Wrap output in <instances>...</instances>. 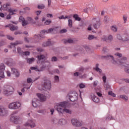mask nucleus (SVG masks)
<instances>
[{"instance_id":"f03ea898","label":"nucleus","mask_w":129,"mask_h":129,"mask_svg":"<svg viewBox=\"0 0 129 129\" xmlns=\"http://www.w3.org/2000/svg\"><path fill=\"white\" fill-rule=\"evenodd\" d=\"M15 91V89L14 87L10 85H4V93L6 96H9V95H12Z\"/></svg>"},{"instance_id":"a878e982","label":"nucleus","mask_w":129,"mask_h":129,"mask_svg":"<svg viewBox=\"0 0 129 129\" xmlns=\"http://www.w3.org/2000/svg\"><path fill=\"white\" fill-rule=\"evenodd\" d=\"M93 10V9H92V8H90V7H89L88 8H86L84 9L83 12H84V13H86V14H88V13H89V12H91Z\"/></svg>"},{"instance_id":"864d4df0","label":"nucleus","mask_w":129,"mask_h":129,"mask_svg":"<svg viewBox=\"0 0 129 129\" xmlns=\"http://www.w3.org/2000/svg\"><path fill=\"white\" fill-rule=\"evenodd\" d=\"M109 95H111V96H113V97H115V94L112 92V91H109L108 92Z\"/></svg>"},{"instance_id":"9b49d317","label":"nucleus","mask_w":129,"mask_h":129,"mask_svg":"<svg viewBox=\"0 0 129 129\" xmlns=\"http://www.w3.org/2000/svg\"><path fill=\"white\" fill-rule=\"evenodd\" d=\"M37 58L38 59L37 63H43L46 61V56L44 54H40L37 55Z\"/></svg>"},{"instance_id":"5701e85b","label":"nucleus","mask_w":129,"mask_h":129,"mask_svg":"<svg viewBox=\"0 0 129 129\" xmlns=\"http://www.w3.org/2000/svg\"><path fill=\"white\" fill-rule=\"evenodd\" d=\"M10 6H11L10 4H4L3 6V10L4 11H8L9 9H11Z\"/></svg>"},{"instance_id":"c85d7f7f","label":"nucleus","mask_w":129,"mask_h":129,"mask_svg":"<svg viewBox=\"0 0 129 129\" xmlns=\"http://www.w3.org/2000/svg\"><path fill=\"white\" fill-rule=\"evenodd\" d=\"M58 123L59 124H60V125L66 124V120L64 119H60L58 120Z\"/></svg>"},{"instance_id":"774afa93","label":"nucleus","mask_w":129,"mask_h":129,"mask_svg":"<svg viewBox=\"0 0 129 129\" xmlns=\"http://www.w3.org/2000/svg\"><path fill=\"white\" fill-rule=\"evenodd\" d=\"M108 39L109 40V41H112V40L113 39L112 36L111 35H110L108 36Z\"/></svg>"},{"instance_id":"c9c22d12","label":"nucleus","mask_w":129,"mask_h":129,"mask_svg":"<svg viewBox=\"0 0 129 129\" xmlns=\"http://www.w3.org/2000/svg\"><path fill=\"white\" fill-rule=\"evenodd\" d=\"M104 87L106 88V90H107L110 88V86L107 83V82L104 83Z\"/></svg>"},{"instance_id":"72a5a7b5","label":"nucleus","mask_w":129,"mask_h":129,"mask_svg":"<svg viewBox=\"0 0 129 129\" xmlns=\"http://www.w3.org/2000/svg\"><path fill=\"white\" fill-rule=\"evenodd\" d=\"M11 31H16L18 30V26H16L13 24H11V26L10 27Z\"/></svg>"},{"instance_id":"4c0bfd02","label":"nucleus","mask_w":129,"mask_h":129,"mask_svg":"<svg viewBox=\"0 0 129 129\" xmlns=\"http://www.w3.org/2000/svg\"><path fill=\"white\" fill-rule=\"evenodd\" d=\"M37 8L39 10H44L45 9V5L44 4H40L38 5Z\"/></svg>"},{"instance_id":"ddd939ff","label":"nucleus","mask_w":129,"mask_h":129,"mask_svg":"<svg viewBox=\"0 0 129 129\" xmlns=\"http://www.w3.org/2000/svg\"><path fill=\"white\" fill-rule=\"evenodd\" d=\"M25 126H30V127H35L36 124L32 120H28V121L25 124Z\"/></svg>"},{"instance_id":"e433bc0d","label":"nucleus","mask_w":129,"mask_h":129,"mask_svg":"<svg viewBox=\"0 0 129 129\" xmlns=\"http://www.w3.org/2000/svg\"><path fill=\"white\" fill-rule=\"evenodd\" d=\"M17 52L18 53V54H20V55H21V56H23V53H24V51L22 50L21 47H18Z\"/></svg>"},{"instance_id":"2eb2a0df","label":"nucleus","mask_w":129,"mask_h":129,"mask_svg":"<svg viewBox=\"0 0 129 129\" xmlns=\"http://www.w3.org/2000/svg\"><path fill=\"white\" fill-rule=\"evenodd\" d=\"M32 105L33 107H38V106H40V100L34 98L32 100Z\"/></svg>"},{"instance_id":"603ef678","label":"nucleus","mask_w":129,"mask_h":129,"mask_svg":"<svg viewBox=\"0 0 129 129\" xmlns=\"http://www.w3.org/2000/svg\"><path fill=\"white\" fill-rule=\"evenodd\" d=\"M29 55H30V52L29 51L23 52L22 54V56H29Z\"/></svg>"},{"instance_id":"9d476101","label":"nucleus","mask_w":129,"mask_h":129,"mask_svg":"<svg viewBox=\"0 0 129 129\" xmlns=\"http://www.w3.org/2000/svg\"><path fill=\"white\" fill-rule=\"evenodd\" d=\"M101 58H104L106 60H110L113 64H116V61L114 60V58L112 55H107L106 56H102Z\"/></svg>"},{"instance_id":"20e7f679","label":"nucleus","mask_w":129,"mask_h":129,"mask_svg":"<svg viewBox=\"0 0 129 129\" xmlns=\"http://www.w3.org/2000/svg\"><path fill=\"white\" fill-rule=\"evenodd\" d=\"M67 99H70L72 102L76 101L78 99V94L76 92H74L72 94H69L67 96Z\"/></svg>"},{"instance_id":"7ed1b4c3","label":"nucleus","mask_w":129,"mask_h":129,"mask_svg":"<svg viewBox=\"0 0 129 129\" xmlns=\"http://www.w3.org/2000/svg\"><path fill=\"white\" fill-rule=\"evenodd\" d=\"M51 81L50 80L44 79L41 83V87L43 90H50L51 89Z\"/></svg>"},{"instance_id":"4468645a","label":"nucleus","mask_w":129,"mask_h":129,"mask_svg":"<svg viewBox=\"0 0 129 129\" xmlns=\"http://www.w3.org/2000/svg\"><path fill=\"white\" fill-rule=\"evenodd\" d=\"M10 120L12 121V122H14L16 124L19 123V117L17 116H11L10 117Z\"/></svg>"},{"instance_id":"4d7b16f0","label":"nucleus","mask_w":129,"mask_h":129,"mask_svg":"<svg viewBox=\"0 0 129 129\" xmlns=\"http://www.w3.org/2000/svg\"><path fill=\"white\" fill-rule=\"evenodd\" d=\"M60 34H63L64 33H67V29H62L59 31Z\"/></svg>"},{"instance_id":"79ce46f5","label":"nucleus","mask_w":129,"mask_h":129,"mask_svg":"<svg viewBox=\"0 0 129 129\" xmlns=\"http://www.w3.org/2000/svg\"><path fill=\"white\" fill-rule=\"evenodd\" d=\"M96 93L98 95V96H99V97L102 96V94L100 93V90L99 89L96 90Z\"/></svg>"},{"instance_id":"13d9d810","label":"nucleus","mask_w":129,"mask_h":129,"mask_svg":"<svg viewBox=\"0 0 129 129\" xmlns=\"http://www.w3.org/2000/svg\"><path fill=\"white\" fill-rule=\"evenodd\" d=\"M54 80H55V82H59V76H55L54 77Z\"/></svg>"},{"instance_id":"5fc2aeb1","label":"nucleus","mask_w":129,"mask_h":129,"mask_svg":"<svg viewBox=\"0 0 129 129\" xmlns=\"http://www.w3.org/2000/svg\"><path fill=\"white\" fill-rule=\"evenodd\" d=\"M79 72H84V68L83 67H81L78 69Z\"/></svg>"},{"instance_id":"09e8293b","label":"nucleus","mask_w":129,"mask_h":129,"mask_svg":"<svg viewBox=\"0 0 129 129\" xmlns=\"http://www.w3.org/2000/svg\"><path fill=\"white\" fill-rule=\"evenodd\" d=\"M30 69L31 70H35V71H40L39 69H38V67H31L30 68Z\"/></svg>"},{"instance_id":"4be33fe9","label":"nucleus","mask_w":129,"mask_h":129,"mask_svg":"<svg viewBox=\"0 0 129 129\" xmlns=\"http://www.w3.org/2000/svg\"><path fill=\"white\" fill-rule=\"evenodd\" d=\"M27 21L28 22V24H36V22L34 21L33 18L28 17H27Z\"/></svg>"},{"instance_id":"e2e57ef3","label":"nucleus","mask_w":129,"mask_h":129,"mask_svg":"<svg viewBox=\"0 0 129 129\" xmlns=\"http://www.w3.org/2000/svg\"><path fill=\"white\" fill-rule=\"evenodd\" d=\"M127 19V18L125 15L123 16V20L124 21V24H125V23H126Z\"/></svg>"},{"instance_id":"338daca9","label":"nucleus","mask_w":129,"mask_h":129,"mask_svg":"<svg viewBox=\"0 0 129 129\" xmlns=\"http://www.w3.org/2000/svg\"><path fill=\"white\" fill-rule=\"evenodd\" d=\"M42 34H39V39L40 38H45V35L44 33L42 32V31H41Z\"/></svg>"},{"instance_id":"3c124183","label":"nucleus","mask_w":129,"mask_h":129,"mask_svg":"<svg viewBox=\"0 0 129 129\" xmlns=\"http://www.w3.org/2000/svg\"><path fill=\"white\" fill-rule=\"evenodd\" d=\"M79 77L81 79H85V78H86V77H87V74H84L83 75L80 76Z\"/></svg>"},{"instance_id":"6e6552de","label":"nucleus","mask_w":129,"mask_h":129,"mask_svg":"<svg viewBox=\"0 0 129 129\" xmlns=\"http://www.w3.org/2000/svg\"><path fill=\"white\" fill-rule=\"evenodd\" d=\"M63 44L67 45V44H75L77 40L75 38H68L62 40Z\"/></svg>"},{"instance_id":"423d86ee","label":"nucleus","mask_w":129,"mask_h":129,"mask_svg":"<svg viewBox=\"0 0 129 129\" xmlns=\"http://www.w3.org/2000/svg\"><path fill=\"white\" fill-rule=\"evenodd\" d=\"M10 109H18L19 107H21V103L19 102L11 103L9 105Z\"/></svg>"},{"instance_id":"c03bdc74","label":"nucleus","mask_w":129,"mask_h":129,"mask_svg":"<svg viewBox=\"0 0 129 129\" xmlns=\"http://www.w3.org/2000/svg\"><path fill=\"white\" fill-rule=\"evenodd\" d=\"M85 48L87 53H91V49L89 47L86 46L85 47Z\"/></svg>"},{"instance_id":"cd10ccee","label":"nucleus","mask_w":129,"mask_h":129,"mask_svg":"<svg viewBox=\"0 0 129 129\" xmlns=\"http://www.w3.org/2000/svg\"><path fill=\"white\" fill-rule=\"evenodd\" d=\"M73 17L75 19V21H78V22H80L81 21V18L79 17V16L77 14H74Z\"/></svg>"},{"instance_id":"49530a36","label":"nucleus","mask_w":129,"mask_h":129,"mask_svg":"<svg viewBox=\"0 0 129 129\" xmlns=\"http://www.w3.org/2000/svg\"><path fill=\"white\" fill-rule=\"evenodd\" d=\"M117 39L119 40V41H122V35L120 34H117Z\"/></svg>"},{"instance_id":"f257e3e1","label":"nucleus","mask_w":129,"mask_h":129,"mask_svg":"<svg viewBox=\"0 0 129 129\" xmlns=\"http://www.w3.org/2000/svg\"><path fill=\"white\" fill-rule=\"evenodd\" d=\"M67 102H63L60 103L56 104V109L58 111L59 114H63V112H66V113H69L71 114L72 111L68 109H65L67 106Z\"/></svg>"},{"instance_id":"393cba45","label":"nucleus","mask_w":129,"mask_h":129,"mask_svg":"<svg viewBox=\"0 0 129 129\" xmlns=\"http://www.w3.org/2000/svg\"><path fill=\"white\" fill-rule=\"evenodd\" d=\"M21 44H23V42L22 41H16L14 43H11V47L13 48V47H15V46H17V45H20Z\"/></svg>"},{"instance_id":"680f3d73","label":"nucleus","mask_w":129,"mask_h":129,"mask_svg":"<svg viewBox=\"0 0 129 129\" xmlns=\"http://www.w3.org/2000/svg\"><path fill=\"white\" fill-rule=\"evenodd\" d=\"M102 79L104 83H106V76H105V75H104V76L102 77Z\"/></svg>"},{"instance_id":"f704fd0d","label":"nucleus","mask_w":129,"mask_h":129,"mask_svg":"<svg viewBox=\"0 0 129 129\" xmlns=\"http://www.w3.org/2000/svg\"><path fill=\"white\" fill-rule=\"evenodd\" d=\"M119 97H120V98H122V99H123V100H125L126 101H127V99H128L125 95H120L119 96Z\"/></svg>"},{"instance_id":"bb28decb","label":"nucleus","mask_w":129,"mask_h":129,"mask_svg":"<svg viewBox=\"0 0 129 129\" xmlns=\"http://www.w3.org/2000/svg\"><path fill=\"white\" fill-rule=\"evenodd\" d=\"M111 30L114 33H116L117 32V27L116 25H113L110 27Z\"/></svg>"},{"instance_id":"7c9ffc66","label":"nucleus","mask_w":129,"mask_h":129,"mask_svg":"<svg viewBox=\"0 0 129 129\" xmlns=\"http://www.w3.org/2000/svg\"><path fill=\"white\" fill-rule=\"evenodd\" d=\"M59 120H58L56 118H52L51 119V122L52 123H53V124H57V123H58Z\"/></svg>"},{"instance_id":"ea45409f","label":"nucleus","mask_w":129,"mask_h":129,"mask_svg":"<svg viewBox=\"0 0 129 129\" xmlns=\"http://www.w3.org/2000/svg\"><path fill=\"white\" fill-rule=\"evenodd\" d=\"M73 24V21L71 19H69L68 20V26L69 28H72V25Z\"/></svg>"},{"instance_id":"dca6fc26","label":"nucleus","mask_w":129,"mask_h":129,"mask_svg":"<svg viewBox=\"0 0 129 129\" xmlns=\"http://www.w3.org/2000/svg\"><path fill=\"white\" fill-rule=\"evenodd\" d=\"M55 28H49L48 30H42V32L44 34H52L53 32H55Z\"/></svg>"},{"instance_id":"bf43d9fd","label":"nucleus","mask_w":129,"mask_h":129,"mask_svg":"<svg viewBox=\"0 0 129 129\" xmlns=\"http://www.w3.org/2000/svg\"><path fill=\"white\" fill-rule=\"evenodd\" d=\"M108 20H109L108 17H107L106 16L104 17V23H108Z\"/></svg>"},{"instance_id":"f8f14e48","label":"nucleus","mask_w":129,"mask_h":129,"mask_svg":"<svg viewBox=\"0 0 129 129\" xmlns=\"http://www.w3.org/2000/svg\"><path fill=\"white\" fill-rule=\"evenodd\" d=\"M71 122L73 125L77 126V127L82 125V124L79 121V120H77V119H72Z\"/></svg>"},{"instance_id":"a211bd4d","label":"nucleus","mask_w":129,"mask_h":129,"mask_svg":"<svg viewBox=\"0 0 129 129\" xmlns=\"http://www.w3.org/2000/svg\"><path fill=\"white\" fill-rule=\"evenodd\" d=\"M91 97L94 102H95L96 103L99 102V98L96 97L94 94H91Z\"/></svg>"},{"instance_id":"39448f33","label":"nucleus","mask_w":129,"mask_h":129,"mask_svg":"<svg viewBox=\"0 0 129 129\" xmlns=\"http://www.w3.org/2000/svg\"><path fill=\"white\" fill-rule=\"evenodd\" d=\"M45 94L46 95H44L43 94H37V95L39 98L40 101H45L46 100V98H49L50 97V94L48 91H45Z\"/></svg>"},{"instance_id":"de8ad7c7","label":"nucleus","mask_w":129,"mask_h":129,"mask_svg":"<svg viewBox=\"0 0 129 129\" xmlns=\"http://www.w3.org/2000/svg\"><path fill=\"white\" fill-rule=\"evenodd\" d=\"M45 68H46V66L44 64H43L41 67L39 71V72H41V71H44V70H45Z\"/></svg>"},{"instance_id":"f3484780","label":"nucleus","mask_w":129,"mask_h":129,"mask_svg":"<svg viewBox=\"0 0 129 129\" xmlns=\"http://www.w3.org/2000/svg\"><path fill=\"white\" fill-rule=\"evenodd\" d=\"M4 61L6 64L8 66H13V65H14L12 58H6Z\"/></svg>"},{"instance_id":"0eeeda50","label":"nucleus","mask_w":129,"mask_h":129,"mask_svg":"<svg viewBox=\"0 0 129 129\" xmlns=\"http://www.w3.org/2000/svg\"><path fill=\"white\" fill-rule=\"evenodd\" d=\"M9 115V110L3 106L0 107V116H7Z\"/></svg>"},{"instance_id":"aec40b11","label":"nucleus","mask_w":129,"mask_h":129,"mask_svg":"<svg viewBox=\"0 0 129 129\" xmlns=\"http://www.w3.org/2000/svg\"><path fill=\"white\" fill-rule=\"evenodd\" d=\"M127 60V57H123L120 59L119 58H117V61L119 64H123V63H125V62Z\"/></svg>"},{"instance_id":"c756f323","label":"nucleus","mask_w":129,"mask_h":129,"mask_svg":"<svg viewBox=\"0 0 129 129\" xmlns=\"http://www.w3.org/2000/svg\"><path fill=\"white\" fill-rule=\"evenodd\" d=\"M97 39V37H96L93 35H89L88 37V39L89 40H96Z\"/></svg>"},{"instance_id":"2f4dec72","label":"nucleus","mask_w":129,"mask_h":129,"mask_svg":"<svg viewBox=\"0 0 129 129\" xmlns=\"http://www.w3.org/2000/svg\"><path fill=\"white\" fill-rule=\"evenodd\" d=\"M51 45H52L51 41H48L46 42H44L42 44V46H44V47H48V46H51Z\"/></svg>"},{"instance_id":"6e6d98bb","label":"nucleus","mask_w":129,"mask_h":129,"mask_svg":"<svg viewBox=\"0 0 129 129\" xmlns=\"http://www.w3.org/2000/svg\"><path fill=\"white\" fill-rule=\"evenodd\" d=\"M31 39H32L31 38H29L28 39L27 37H25V38H24V41H25V42H26V43H29V42H30L29 40H31Z\"/></svg>"},{"instance_id":"052dcab7","label":"nucleus","mask_w":129,"mask_h":129,"mask_svg":"<svg viewBox=\"0 0 129 129\" xmlns=\"http://www.w3.org/2000/svg\"><path fill=\"white\" fill-rule=\"evenodd\" d=\"M111 119H114L111 116H109L106 118V120H111Z\"/></svg>"},{"instance_id":"69168bd1","label":"nucleus","mask_w":129,"mask_h":129,"mask_svg":"<svg viewBox=\"0 0 129 129\" xmlns=\"http://www.w3.org/2000/svg\"><path fill=\"white\" fill-rule=\"evenodd\" d=\"M37 112H38V113H45V110H39L37 111Z\"/></svg>"},{"instance_id":"1a4fd4ad","label":"nucleus","mask_w":129,"mask_h":129,"mask_svg":"<svg viewBox=\"0 0 129 129\" xmlns=\"http://www.w3.org/2000/svg\"><path fill=\"white\" fill-rule=\"evenodd\" d=\"M5 69H6L5 64L1 63L0 64V80H2L3 78H5V73L4 72V71H5Z\"/></svg>"},{"instance_id":"412c9836","label":"nucleus","mask_w":129,"mask_h":129,"mask_svg":"<svg viewBox=\"0 0 129 129\" xmlns=\"http://www.w3.org/2000/svg\"><path fill=\"white\" fill-rule=\"evenodd\" d=\"M11 71L13 74H15L16 77H19V76H20V73H19V72H18V70L15 68H11Z\"/></svg>"},{"instance_id":"6ab92c4d","label":"nucleus","mask_w":129,"mask_h":129,"mask_svg":"<svg viewBox=\"0 0 129 129\" xmlns=\"http://www.w3.org/2000/svg\"><path fill=\"white\" fill-rule=\"evenodd\" d=\"M100 21L99 20H97L96 23H94L93 25V28H94L96 30L97 29H99L100 28L101 25Z\"/></svg>"},{"instance_id":"58836bf2","label":"nucleus","mask_w":129,"mask_h":129,"mask_svg":"<svg viewBox=\"0 0 129 129\" xmlns=\"http://www.w3.org/2000/svg\"><path fill=\"white\" fill-rule=\"evenodd\" d=\"M102 52L103 54H106V53H108V52H109V49H107L106 47H104Z\"/></svg>"},{"instance_id":"8fccbe9b","label":"nucleus","mask_w":129,"mask_h":129,"mask_svg":"<svg viewBox=\"0 0 129 129\" xmlns=\"http://www.w3.org/2000/svg\"><path fill=\"white\" fill-rule=\"evenodd\" d=\"M25 20V18L23 16H20L19 17V22L20 23H23Z\"/></svg>"},{"instance_id":"a19ab883","label":"nucleus","mask_w":129,"mask_h":129,"mask_svg":"<svg viewBox=\"0 0 129 129\" xmlns=\"http://www.w3.org/2000/svg\"><path fill=\"white\" fill-rule=\"evenodd\" d=\"M7 12H9L10 13L9 15L12 16L14 15V12H16V10H13V9L10 8L7 11Z\"/></svg>"},{"instance_id":"b1692460","label":"nucleus","mask_w":129,"mask_h":129,"mask_svg":"<svg viewBox=\"0 0 129 129\" xmlns=\"http://www.w3.org/2000/svg\"><path fill=\"white\" fill-rule=\"evenodd\" d=\"M125 41H128V36L124 34L122 35V41L125 42Z\"/></svg>"},{"instance_id":"0e129e2a","label":"nucleus","mask_w":129,"mask_h":129,"mask_svg":"<svg viewBox=\"0 0 129 129\" xmlns=\"http://www.w3.org/2000/svg\"><path fill=\"white\" fill-rule=\"evenodd\" d=\"M52 23L51 20H46L45 22V25H50Z\"/></svg>"},{"instance_id":"a18cd8bd","label":"nucleus","mask_w":129,"mask_h":129,"mask_svg":"<svg viewBox=\"0 0 129 129\" xmlns=\"http://www.w3.org/2000/svg\"><path fill=\"white\" fill-rule=\"evenodd\" d=\"M51 62H57L58 61V58L56 56H53L51 58Z\"/></svg>"},{"instance_id":"473e14b6","label":"nucleus","mask_w":129,"mask_h":129,"mask_svg":"<svg viewBox=\"0 0 129 129\" xmlns=\"http://www.w3.org/2000/svg\"><path fill=\"white\" fill-rule=\"evenodd\" d=\"M26 60L27 63H29V64H32V63H33V62L35 61V58H34L33 57L31 58H27Z\"/></svg>"},{"instance_id":"37998d69","label":"nucleus","mask_w":129,"mask_h":129,"mask_svg":"<svg viewBox=\"0 0 129 129\" xmlns=\"http://www.w3.org/2000/svg\"><path fill=\"white\" fill-rule=\"evenodd\" d=\"M28 25H29V23L27 21L25 20L23 22H22V25L23 27H25Z\"/></svg>"}]
</instances>
